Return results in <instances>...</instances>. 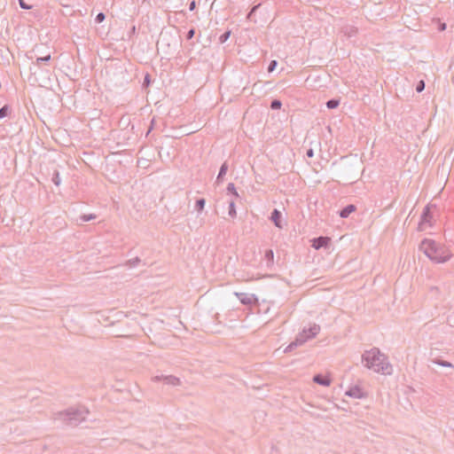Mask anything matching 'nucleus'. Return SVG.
Masks as SVG:
<instances>
[{
	"label": "nucleus",
	"instance_id": "24",
	"mask_svg": "<svg viewBox=\"0 0 454 454\" xmlns=\"http://www.w3.org/2000/svg\"><path fill=\"white\" fill-rule=\"evenodd\" d=\"M50 59H51V56H50V55H48V56H47V57H45V58H39V59H37V61H40V60L47 61V60H49Z\"/></svg>",
	"mask_w": 454,
	"mask_h": 454
},
{
	"label": "nucleus",
	"instance_id": "15",
	"mask_svg": "<svg viewBox=\"0 0 454 454\" xmlns=\"http://www.w3.org/2000/svg\"><path fill=\"white\" fill-rule=\"evenodd\" d=\"M228 191H230L231 193H233L235 196H239L236 188L233 184H229L228 185Z\"/></svg>",
	"mask_w": 454,
	"mask_h": 454
},
{
	"label": "nucleus",
	"instance_id": "3",
	"mask_svg": "<svg viewBox=\"0 0 454 454\" xmlns=\"http://www.w3.org/2000/svg\"><path fill=\"white\" fill-rule=\"evenodd\" d=\"M434 207L431 205L427 206L421 215L420 229L424 230L427 226H431L434 220Z\"/></svg>",
	"mask_w": 454,
	"mask_h": 454
},
{
	"label": "nucleus",
	"instance_id": "5",
	"mask_svg": "<svg viewBox=\"0 0 454 454\" xmlns=\"http://www.w3.org/2000/svg\"><path fill=\"white\" fill-rule=\"evenodd\" d=\"M313 380L319 385L327 387L331 384V379L328 375H316Z\"/></svg>",
	"mask_w": 454,
	"mask_h": 454
},
{
	"label": "nucleus",
	"instance_id": "10",
	"mask_svg": "<svg viewBox=\"0 0 454 454\" xmlns=\"http://www.w3.org/2000/svg\"><path fill=\"white\" fill-rule=\"evenodd\" d=\"M264 256H265L266 260L272 262L273 259H274V253L271 249H269L265 252Z\"/></svg>",
	"mask_w": 454,
	"mask_h": 454
},
{
	"label": "nucleus",
	"instance_id": "14",
	"mask_svg": "<svg viewBox=\"0 0 454 454\" xmlns=\"http://www.w3.org/2000/svg\"><path fill=\"white\" fill-rule=\"evenodd\" d=\"M8 114V107L7 106H4L0 109V119L1 118H4Z\"/></svg>",
	"mask_w": 454,
	"mask_h": 454
},
{
	"label": "nucleus",
	"instance_id": "17",
	"mask_svg": "<svg viewBox=\"0 0 454 454\" xmlns=\"http://www.w3.org/2000/svg\"><path fill=\"white\" fill-rule=\"evenodd\" d=\"M424 88H425V82H424V81H420L419 82V84L417 85L416 90L418 92H421L424 90Z\"/></svg>",
	"mask_w": 454,
	"mask_h": 454
},
{
	"label": "nucleus",
	"instance_id": "13",
	"mask_svg": "<svg viewBox=\"0 0 454 454\" xmlns=\"http://www.w3.org/2000/svg\"><path fill=\"white\" fill-rule=\"evenodd\" d=\"M270 107L272 109H279L281 107V102L278 100H274L272 101Z\"/></svg>",
	"mask_w": 454,
	"mask_h": 454
},
{
	"label": "nucleus",
	"instance_id": "11",
	"mask_svg": "<svg viewBox=\"0 0 454 454\" xmlns=\"http://www.w3.org/2000/svg\"><path fill=\"white\" fill-rule=\"evenodd\" d=\"M326 106L328 108H336L338 106H339V101L338 100H329L327 103H326Z\"/></svg>",
	"mask_w": 454,
	"mask_h": 454
},
{
	"label": "nucleus",
	"instance_id": "4",
	"mask_svg": "<svg viewBox=\"0 0 454 454\" xmlns=\"http://www.w3.org/2000/svg\"><path fill=\"white\" fill-rule=\"evenodd\" d=\"M330 238L328 237H319V238H316V239H313L311 240V246L315 248V249H319L321 247H325L329 245L330 243Z\"/></svg>",
	"mask_w": 454,
	"mask_h": 454
},
{
	"label": "nucleus",
	"instance_id": "8",
	"mask_svg": "<svg viewBox=\"0 0 454 454\" xmlns=\"http://www.w3.org/2000/svg\"><path fill=\"white\" fill-rule=\"evenodd\" d=\"M309 333L307 334V330L303 331V333L306 334V339L316 336L319 332V326L315 325L309 329Z\"/></svg>",
	"mask_w": 454,
	"mask_h": 454
},
{
	"label": "nucleus",
	"instance_id": "1",
	"mask_svg": "<svg viewBox=\"0 0 454 454\" xmlns=\"http://www.w3.org/2000/svg\"><path fill=\"white\" fill-rule=\"evenodd\" d=\"M363 362L365 367L375 372L383 375H390L393 372V366L388 362L387 357L378 348H372L365 351L363 355Z\"/></svg>",
	"mask_w": 454,
	"mask_h": 454
},
{
	"label": "nucleus",
	"instance_id": "21",
	"mask_svg": "<svg viewBox=\"0 0 454 454\" xmlns=\"http://www.w3.org/2000/svg\"><path fill=\"white\" fill-rule=\"evenodd\" d=\"M276 66H277V61L272 60L269 67V72H272L275 69Z\"/></svg>",
	"mask_w": 454,
	"mask_h": 454
},
{
	"label": "nucleus",
	"instance_id": "12",
	"mask_svg": "<svg viewBox=\"0 0 454 454\" xmlns=\"http://www.w3.org/2000/svg\"><path fill=\"white\" fill-rule=\"evenodd\" d=\"M230 35H231V32L230 31L225 32L223 35H222L220 36V38H219L220 42L221 43L226 42L229 39Z\"/></svg>",
	"mask_w": 454,
	"mask_h": 454
},
{
	"label": "nucleus",
	"instance_id": "26",
	"mask_svg": "<svg viewBox=\"0 0 454 454\" xmlns=\"http://www.w3.org/2000/svg\"><path fill=\"white\" fill-rule=\"evenodd\" d=\"M307 155H308L309 157H313V155H314L313 150H312V149H309V150L307 152Z\"/></svg>",
	"mask_w": 454,
	"mask_h": 454
},
{
	"label": "nucleus",
	"instance_id": "19",
	"mask_svg": "<svg viewBox=\"0 0 454 454\" xmlns=\"http://www.w3.org/2000/svg\"><path fill=\"white\" fill-rule=\"evenodd\" d=\"M19 2H20V5L22 9H26V10L31 9V6L25 4V2L23 0H19Z\"/></svg>",
	"mask_w": 454,
	"mask_h": 454
},
{
	"label": "nucleus",
	"instance_id": "16",
	"mask_svg": "<svg viewBox=\"0 0 454 454\" xmlns=\"http://www.w3.org/2000/svg\"><path fill=\"white\" fill-rule=\"evenodd\" d=\"M226 171H227V166L225 164H223L221 167V169H220V172H219V175H218V178H220L222 176H224L226 174Z\"/></svg>",
	"mask_w": 454,
	"mask_h": 454
},
{
	"label": "nucleus",
	"instance_id": "22",
	"mask_svg": "<svg viewBox=\"0 0 454 454\" xmlns=\"http://www.w3.org/2000/svg\"><path fill=\"white\" fill-rule=\"evenodd\" d=\"M230 214L232 215H236L235 205L233 202H231L230 205Z\"/></svg>",
	"mask_w": 454,
	"mask_h": 454
},
{
	"label": "nucleus",
	"instance_id": "9",
	"mask_svg": "<svg viewBox=\"0 0 454 454\" xmlns=\"http://www.w3.org/2000/svg\"><path fill=\"white\" fill-rule=\"evenodd\" d=\"M347 394L350 396H354V397H357V398H361L364 396V395L362 394V392L359 388L351 389L350 391L347 392Z\"/></svg>",
	"mask_w": 454,
	"mask_h": 454
},
{
	"label": "nucleus",
	"instance_id": "25",
	"mask_svg": "<svg viewBox=\"0 0 454 454\" xmlns=\"http://www.w3.org/2000/svg\"><path fill=\"white\" fill-rule=\"evenodd\" d=\"M195 6H196L195 1H192V2L190 4V10H191V11H193V10L195 9Z\"/></svg>",
	"mask_w": 454,
	"mask_h": 454
},
{
	"label": "nucleus",
	"instance_id": "18",
	"mask_svg": "<svg viewBox=\"0 0 454 454\" xmlns=\"http://www.w3.org/2000/svg\"><path fill=\"white\" fill-rule=\"evenodd\" d=\"M204 206H205V200L201 199L197 201V207H198L199 210H202L204 208Z\"/></svg>",
	"mask_w": 454,
	"mask_h": 454
},
{
	"label": "nucleus",
	"instance_id": "20",
	"mask_svg": "<svg viewBox=\"0 0 454 454\" xmlns=\"http://www.w3.org/2000/svg\"><path fill=\"white\" fill-rule=\"evenodd\" d=\"M105 20V15L104 13H98L96 17V20L100 23L102 22L103 20Z\"/></svg>",
	"mask_w": 454,
	"mask_h": 454
},
{
	"label": "nucleus",
	"instance_id": "2",
	"mask_svg": "<svg viewBox=\"0 0 454 454\" xmlns=\"http://www.w3.org/2000/svg\"><path fill=\"white\" fill-rule=\"evenodd\" d=\"M419 249L430 260L435 262H444L451 257V254L445 247L436 243L433 239H424L420 244Z\"/></svg>",
	"mask_w": 454,
	"mask_h": 454
},
{
	"label": "nucleus",
	"instance_id": "23",
	"mask_svg": "<svg viewBox=\"0 0 454 454\" xmlns=\"http://www.w3.org/2000/svg\"><path fill=\"white\" fill-rule=\"evenodd\" d=\"M193 35H194V30H193V29H191V30L188 32L187 38H188V39H191Z\"/></svg>",
	"mask_w": 454,
	"mask_h": 454
},
{
	"label": "nucleus",
	"instance_id": "6",
	"mask_svg": "<svg viewBox=\"0 0 454 454\" xmlns=\"http://www.w3.org/2000/svg\"><path fill=\"white\" fill-rule=\"evenodd\" d=\"M270 218L278 228H279V229L282 228L281 213L278 209H274V211L271 214Z\"/></svg>",
	"mask_w": 454,
	"mask_h": 454
},
{
	"label": "nucleus",
	"instance_id": "7",
	"mask_svg": "<svg viewBox=\"0 0 454 454\" xmlns=\"http://www.w3.org/2000/svg\"><path fill=\"white\" fill-rule=\"evenodd\" d=\"M356 207L354 205H348V207H344L340 212V215L342 218L348 217L351 213L355 212Z\"/></svg>",
	"mask_w": 454,
	"mask_h": 454
}]
</instances>
